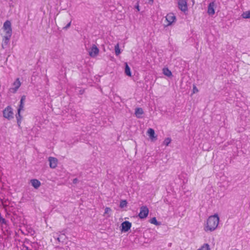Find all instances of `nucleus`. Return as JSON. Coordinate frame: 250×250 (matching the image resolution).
Wrapping results in <instances>:
<instances>
[{
  "instance_id": "obj_18",
  "label": "nucleus",
  "mask_w": 250,
  "mask_h": 250,
  "mask_svg": "<svg viewBox=\"0 0 250 250\" xmlns=\"http://www.w3.org/2000/svg\"><path fill=\"white\" fill-rule=\"evenodd\" d=\"M125 72L127 76H131V73L130 71V67H129L127 63H125Z\"/></svg>"
},
{
  "instance_id": "obj_30",
  "label": "nucleus",
  "mask_w": 250,
  "mask_h": 250,
  "mask_svg": "<svg viewBox=\"0 0 250 250\" xmlns=\"http://www.w3.org/2000/svg\"><path fill=\"white\" fill-rule=\"evenodd\" d=\"M198 92V89H197V88L196 87V86H193V92L194 93H197Z\"/></svg>"
},
{
  "instance_id": "obj_29",
  "label": "nucleus",
  "mask_w": 250,
  "mask_h": 250,
  "mask_svg": "<svg viewBox=\"0 0 250 250\" xmlns=\"http://www.w3.org/2000/svg\"><path fill=\"white\" fill-rule=\"evenodd\" d=\"M71 24V21H70L65 26L63 27V29L67 30L70 26Z\"/></svg>"
},
{
  "instance_id": "obj_7",
  "label": "nucleus",
  "mask_w": 250,
  "mask_h": 250,
  "mask_svg": "<svg viewBox=\"0 0 250 250\" xmlns=\"http://www.w3.org/2000/svg\"><path fill=\"white\" fill-rule=\"evenodd\" d=\"M121 230L122 232H127L131 227V223L128 221H125L122 223Z\"/></svg>"
},
{
  "instance_id": "obj_35",
  "label": "nucleus",
  "mask_w": 250,
  "mask_h": 250,
  "mask_svg": "<svg viewBox=\"0 0 250 250\" xmlns=\"http://www.w3.org/2000/svg\"><path fill=\"white\" fill-rule=\"evenodd\" d=\"M137 9H138V11L139 10V6H138L137 7Z\"/></svg>"
},
{
  "instance_id": "obj_5",
  "label": "nucleus",
  "mask_w": 250,
  "mask_h": 250,
  "mask_svg": "<svg viewBox=\"0 0 250 250\" xmlns=\"http://www.w3.org/2000/svg\"><path fill=\"white\" fill-rule=\"evenodd\" d=\"M178 5L179 9L182 11L185 12L188 10L187 0H179Z\"/></svg>"
},
{
  "instance_id": "obj_36",
  "label": "nucleus",
  "mask_w": 250,
  "mask_h": 250,
  "mask_svg": "<svg viewBox=\"0 0 250 250\" xmlns=\"http://www.w3.org/2000/svg\"><path fill=\"white\" fill-rule=\"evenodd\" d=\"M150 1H151L152 2H153V0H150Z\"/></svg>"
},
{
  "instance_id": "obj_26",
  "label": "nucleus",
  "mask_w": 250,
  "mask_h": 250,
  "mask_svg": "<svg viewBox=\"0 0 250 250\" xmlns=\"http://www.w3.org/2000/svg\"><path fill=\"white\" fill-rule=\"evenodd\" d=\"M4 31L5 32V33H6V35H5V36H9V37H11V35H12V29H5V30H4Z\"/></svg>"
},
{
  "instance_id": "obj_31",
  "label": "nucleus",
  "mask_w": 250,
  "mask_h": 250,
  "mask_svg": "<svg viewBox=\"0 0 250 250\" xmlns=\"http://www.w3.org/2000/svg\"><path fill=\"white\" fill-rule=\"evenodd\" d=\"M22 250H31L27 246H23Z\"/></svg>"
},
{
  "instance_id": "obj_16",
  "label": "nucleus",
  "mask_w": 250,
  "mask_h": 250,
  "mask_svg": "<svg viewBox=\"0 0 250 250\" xmlns=\"http://www.w3.org/2000/svg\"><path fill=\"white\" fill-rule=\"evenodd\" d=\"M3 28L4 30L12 29L11 22L9 21H6L3 24Z\"/></svg>"
},
{
  "instance_id": "obj_4",
  "label": "nucleus",
  "mask_w": 250,
  "mask_h": 250,
  "mask_svg": "<svg viewBox=\"0 0 250 250\" xmlns=\"http://www.w3.org/2000/svg\"><path fill=\"white\" fill-rule=\"evenodd\" d=\"M148 209L146 206H143L140 208L139 216L141 219L146 218L148 214Z\"/></svg>"
},
{
  "instance_id": "obj_28",
  "label": "nucleus",
  "mask_w": 250,
  "mask_h": 250,
  "mask_svg": "<svg viewBox=\"0 0 250 250\" xmlns=\"http://www.w3.org/2000/svg\"><path fill=\"white\" fill-rule=\"evenodd\" d=\"M126 204H127V203H126V201H125H125H122L121 202V203H120V207H121V208H123V207H124L126 206Z\"/></svg>"
},
{
  "instance_id": "obj_22",
  "label": "nucleus",
  "mask_w": 250,
  "mask_h": 250,
  "mask_svg": "<svg viewBox=\"0 0 250 250\" xmlns=\"http://www.w3.org/2000/svg\"><path fill=\"white\" fill-rule=\"evenodd\" d=\"M242 17L244 19H249L250 18V11H248L245 12H244L242 15Z\"/></svg>"
},
{
  "instance_id": "obj_10",
  "label": "nucleus",
  "mask_w": 250,
  "mask_h": 250,
  "mask_svg": "<svg viewBox=\"0 0 250 250\" xmlns=\"http://www.w3.org/2000/svg\"><path fill=\"white\" fill-rule=\"evenodd\" d=\"M49 162V166L52 168H55L57 167L58 164V160L54 157H50L48 158Z\"/></svg>"
},
{
  "instance_id": "obj_14",
  "label": "nucleus",
  "mask_w": 250,
  "mask_h": 250,
  "mask_svg": "<svg viewBox=\"0 0 250 250\" xmlns=\"http://www.w3.org/2000/svg\"><path fill=\"white\" fill-rule=\"evenodd\" d=\"M143 113L144 111L142 108L138 107L135 109V114L138 118H141Z\"/></svg>"
},
{
  "instance_id": "obj_8",
  "label": "nucleus",
  "mask_w": 250,
  "mask_h": 250,
  "mask_svg": "<svg viewBox=\"0 0 250 250\" xmlns=\"http://www.w3.org/2000/svg\"><path fill=\"white\" fill-rule=\"evenodd\" d=\"M216 5H215V3L214 2V1H212L210 3H209V4H208V13L209 15H213L215 13V10H214V8L215 7Z\"/></svg>"
},
{
  "instance_id": "obj_6",
  "label": "nucleus",
  "mask_w": 250,
  "mask_h": 250,
  "mask_svg": "<svg viewBox=\"0 0 250 250\" xmlns=\"http://www.w3.org/2000/svg\"><path fill=\"white\" fill-rule=\"evenodd\" d=\"M167 21V25H171L176 20V17L174 16L173 13H170L166 17Z\"/></svg>"
},
{
  "instance_id": "obj_32",
  "label": "nucleus",
  "mask_w": 250,
  "mask_h": 250,
  "mask_svg": "<svg viewBox=\"0 0 250 250\" xmlns=\"http://www.w3.org/2000/svg\"><path fill=\"white\" fill-rule=\"evenodd\" d=\"M60 237H61V240L62 241L64 239V237H65V236L64 235V234H61L60 236H59Z\"/></svg>"
},
{
  "instance_id": "obj_3",
  "label": "nucleus",
  "mask_w": 250,
  "mask_h": 250,
  "mask_svg": "<svg viewBox=\"0 0 250 250\" xmlns=\"http://www.w3.org/2000/svg\"><path fill=\"white\" fill-rule=\"evenodd\" d=\"M3 114L4 117L7 118L8 119H11L13 118V112L12 110V108L11 106H7L5 109L3 111Z\"/></svg>"
},
{
  "instance_id": "obj_24",
  "label": "nucleus",
  "mask_w": 250,
  "mask_h": 250,
  "mask_svg": "<svg viewBox=\"0 0 250 250\" xmlns=\"http://www.w3.org/2000/svg\"><path fill=\"white\" fill-rule=\"evenodd\" d=\"M171 141V139L170 138H167L164 141L163 144L166 145V146H168V145L170 143Z\"/></svg>"
},
{
  "instance_id": "obj_20",
  "label": "nucleus",
  "mask_w": 250,
  "mask_h": 250,
  "mask_svg": "<svg viewBox=\"0 0 250 250\" xmlns=\"http://www.w3.org/2000/svg\"><path fill=\"white\" fill-rule=\"evenodd\" d=\"M210 247L208 244H204L200 249L197 250H210Z\"/></svg>"
},
{
  "instance_id": "obj_33",
  "label": "nucleus",
  "mask_w": 250,
  "mask_h": 250,
  "mask_svg": "<svg viewBox=\"0 0 250 250\" xmlns=\"http://www.w3.org/2000/svg\"><path fill=\"white\" fill-rule=\"evenodd\" d=\"M78 181V180L77 178H75V179L73 180V183L74 184H76V183H77Z\"/></svg>"
},
{
  "instance_id": "obj_9",
  "label": "nucleus",
  "mask_w": 250,
  "mask_h": 250,
  "mask_svg": "<svg viewBox=\"0 0 250 250\" xmlns=\"http://www.w3.org/2000/svg\"><path fill=\"white\" fill-rule=\"evenodd\" d=\"M21 83L19 78H17L13 83L14 87L10 88V90L13 92L15 93L19 88L20 87Z\"/></svg>"
},
{
  "instance_id": "obj_11",
  "label": "nucleus",
  "mask_w": 250,
  "mask_h": 250,
  "mask_svg": "<svg viewBox=\"0 0 250 250\" xmlns=\"http://www.w3.org/2000/svg\"><path fill=\"white\" fill-rule=\"evenodd\" d=\"M10 37L4 36L3 39L1 46L3 49L6 48L9 43Z\"/></svg>"
},
{
  "instance_id": "obj_1",
  "label": "nucleus",
  "mask_w": 250,
  "mask_h": 250,
  "mask_svg": "<svg viewBox=\"0 0 250 250\" xmlns=\"http://www.w3.org/2000/svg\"><path fill=\"white\" fill-rule=\"evenodd\" d=\"M219 222V218L217 214H214L208 217L207 224L204 228L205 231H212L217 227Z\"/></svg>"
},
{
  "instance_id": "obj_27",
  "label": "nucleus",
  "mask_w": 250,
  "mask_h": 250,
  "mask_svg": "<svg viewBox=\"0 0 250 250\" xmlns=\"http://www.w3.org/2000/svg\"><path fill=\"white\" fill-rule=\"evenodd\" d=\"M0 223H1V224H7V221L4 219L3 218L1 215L0 214Z\"/></svg>"
},
{
  "instance_id": "obj_25",
  "label": "nucleus",
  "mask_w": 250,
  "mask_h": 250,
  "mask_svg": "<svg viewBox=\"0 0 250 250\" xmlns=\"http://www.w3.org/2000/svg\"><path fill=\"white\" fill-rule=\"evenodd\" d=\"M111 211V209L110 208H107L106 207L105 209H104V215H106V214H108V215L107 216V217H109L110 216V214L109 213H110Z\"/></svg>"
},
{
  "instance_id": "obj_2",
  "label": "nucleus",
  "mask_w": 250,
  "mask_h": 250,
  "mask_svg": "<svg viewBox=\"0 0 250 250\" xmlns=\"http://www.w3.org/2000/svg\"><path fill=\"white\" fill-rule=\"evenodd\" d=\"M87 50L89 55L92 58L96 57L99 53V48L94 44H93L89 49H87Z\"/></svg>"
},
{
  "instance_id": "obj_34",
  "label": "nucleus",
  "mask_w": 250,
  "mask_h": 250,
  "mask_svg": "<svg viewBox=\"0 0 250 250\" xmlns=\"http://www.w3.org/2000/svg\"><path fill=\"white\" fill-rule=\"evenodd\" d=\"M57 239L59 242H62V241L61 240V237H58Z\"/></svg>"
},
{
  "instance_id": "obj_23",
  "label": "nucleus",
  "mask_w": 250,
  "mask_h": 250,
  "mask_svg": "<svg viewBox=\"0 0 250 250\" xmlns=\"http://www.w3.org/2000/svg\"><path fill=\"white\" fill-rule=\"evenodd\" d=\"M150 223L151 224H154L156 226H158V225H160L161 224V223L160 222H158L157 220H156V218L155 217H153L151 220H150Z\"/></svg>"
},
{
  "instance_id": "obj_21",
  "label": "nucleus",
  "mask_w": 250,
  "mask_h": 250,
  "mask_svg": "<svg viewBox=\"0 0 250 250\" xmlns=\"http://www.w3.org/2000/svg\"><path fill=\"white\" fill-rule=\"evenodd\" d=\"M115 52L116 56H118L121 53L120 49L119 43L115 46Z\"/></svg>"
},
{
  "instance_id": "obj_17",
  "label": "nucleus",
  "mask_w": 250,
  "mask_h": 250,
  "mask_svg": "<svg viewBox=\"0 0 250 250\" xmlns=\"http://www.w3.org/2000/svg\"><path fill=\"white\" fill-rule=\"evenodd\" d=\"M21 110H19V109H18V113L16 115V119L17 120V123L19 125H20V124L21 123V120L22 119V116L21 115Z\"/></svg>"
},
{
  "instance_id": "obj_12",
  "label": "nucleus",
  "mask_w": 250,
  "mask_h": 250,
  "mask_svg": "<svg viewBox=\"0 0 250 250\" xmlns=\"http://www.w3.org/2000/svg\"><path fill=\"white\" fill-rule=\"evenodd\" d=\"M32 186L36 189L38 188L41 186V182L37 179H32L30 181Z\"/></svg>"
},
{
  "instance_id": "obj_19",
  "label": "nucleus",
  "mask_w": 250,
  "mask_h": 250,
  "mask_svg": "<svg viewBox=\"0 0 250 250\" xmlns=\"http://www.w3.org/2000/svg\"><path fill=\"white\" fill-rule=\"evenodd\" d=\"M163 73L165 75L169 77L172 76V73L167 68H164L163 70Z\"/></svg>"
},
{
  "instance_id": "obj_13",
  "label": "nucleus",
  "mask_w": 250,
  "mask_h": 250,
  "mask_svg": "<svg viewBox=\"0 0 250 250\" xmlns=\"http://www.w3.org/2000/svg\"><path fill=\"white\" fill-rule=\"evenodd\" d=\"M147 134L148 135L149 138L151 139V140H153L154 139H156V136H155V131H154V130L152 128H149L148 130H147Z\"/></svg>"
},
{
  "instance_id": "obj_15",
  "label": "nucleus",
  "mask_w": 250,
  "mask_h": 250,
  "mask_svg": "<svg viewBox=\"0 0 250 250\" xmlns=\"http://www.w3.org/2000/svg\"><path fill=\"white\" fill-rule=\"evenodd\" d=\"M25 100V96H22L20 101V104L18 109L19 110H23L24 108V102Z\"/></svg>"
}]
</instances>
